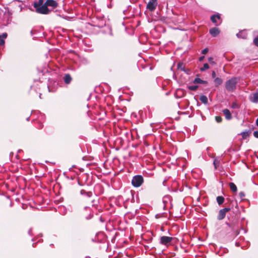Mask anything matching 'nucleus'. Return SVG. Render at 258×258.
<instances>
[{
	"label": "nucleus",
	"mask_w": 258,
	"mask_h": 258,
	"mask_svg": "<svg viewBox=\"0 0 258 258\" xmlns=\"http://www.w3.org/2000/svg\"><path fill=\"white\" fill-rule=\"evenodd\" d=\"M211 20L212 22L215 24L216 25L220 24V16L219 15H214L211 16Z\"/></svg>",
	"instance_id": "6e6552de"
},
{
	"label": "nucleus",
	"mask_w": 258,
	"mask_h": 258,
	"mask_svg": "<svg viewBox=\"0 0 258 258\" xmlns=\"http://www.w3.org/2000/svg\"><path fill=\"white\" fill-rule=\"evenodd\" d=\"M241 135L243 139H246L249 136L248 132H242Z\"/></svg>",
	"instance_id": "b1692460"
},
{
	"label": "nucleus",
	"mask_w": 258,
	"mask_h": 258,
	"mask_svg": "<svg viewBox=\"0 0 258 258\" xmlns=\"http://www.w3.org/2000/svg\"><path fill=\"white\" fill-rule=\"evenodd\" d=\"M229 185L231 190L233 192H236L237 190V186L233 182H230Z\"/></svg>",
	"instance_id": "2eb2a0df"
},
{
	"label": "nucleus",
	"mask_w": 258,
	"mask_h": 258,
	"mask_svg": "<svg viewBox=\"0 0 258 258\" xmlns=\"http://www.w3.org/2000/svg\"><path fill=\"white\" fill-rule=\"evenodd\" d=\"M223 113L227 119L229 120V119H231L232 116L231 115V113L228 109H225L223 110Z\"/></svg>",
	"instance_id": "f8f14e48"
},
{
	"label": "nucleus",
	"mask_w": 258,
	"mask_h": 258,
	"mask_svg": "<svg viewBox=\"0 0 258 258\" xmlns=\"http://www.w3.org/2000/svg\"><path fill=\"white\" fill-rule=\"evenodd\" d=\"M232 107L233 108H236L238 107V105L236 103H233L232 104Z\"/></svg>",
	"instance_id": "c85d7f7f"
},
{
	"label": "nucleus",
	"mask_w": 258,
	"mask_h": 258,
	"mask_svg": "<svg viewBox=\"0 0 258 258\" xmlns=\"http://www.w3.org/2000/svg\"><path fill=\"white\" fill-rule=\"evenodd\" d=\"M230 210V208H225L222 209H221L218 213V215L217 216V219L219 220H221L223 219L226 216V213L229 212Z\"/></svg>",
	"instance_id": "423d86ee"
},
{
	"label": "nucleus",
	"mask_w": 258,
	"mask_h": 258,
	"mask_svg": "<svg viewBox=\"0 0 258 258\" xmlns=\"http://www.w3.org/2000/svg\"><path fill=\"white\" fill-rule=\"evenodd\" d=\"M212 77H213V78H215V77H216V73H215V72L214 71H213V72H212Z\"/></svg>",
	"instance_id": "72a5a7b5"
},
{
	"label": "nucleus",
	"mask_w": 258,
	"mask_h": 258,
	"mask_svg": "<svg viewBox=\"0 0 258 258\" xmlns=\"http://www.w3.org/2000/svg\"><path fill=\"white\" fill-rule=\"evenodd\" d=\"M239 79L237 78H232L228 80L225 84L226 90L229 92L234 91L236 88V85Z\"/></svg>",
	"instance_id": "f257e3e1"
},
{
	"label": "nucleus",
	"mask_w": 258,
	"mask_h": 258,
	"mask_svg": "<svg viewBox=\"0 0 258 258\" xmlns=\"http://www.w3.org/2000/svg\"><path fill=\"white\" fill-rule=\"evenodd\" d=\"M171 197L170 196H165L163 198L162 202L164 204V208L168 206V204L170 202Z\"/></svg>",
	"instance_id": "1a4fd4ad"
},
{
	"label": "nucleus",
	"mask_w": 258,
	"mask_h": 258,
	"mask_svg": "<svg viewBox=\"0 0 258 258\" xmlns=\"http://www.w3.org/2000/svg\"><path fill=\"white\" fill-rule=\"evenodd\" d=\"M217 202L219 205L222 204L224 202V198L222 196H218L217 197Z\"/></svg>",
	"instance_id": "dca6fc26"
},
{
	"label": "nucleus",
	"mask_w": 258,
	"mask_h": 258,
	"mask_svg": "<svg viewBox=\"0 0 258 258\" xmlns=\"http://www.w3.org/2000/svg\"><path fill=\"white\" fill-rule=\"evenodd\" d=\"M43 2V0H39V3L37 4L38 5V6H41V5H42Z\"/></svg>",
	"instance_id": "473e14b6"
},
{
	"label": "nucleus",
	"mask_w": 258,
	"mask_h": 258,
	"mask_svg": "<svg viewBox=\"0 0 258 258\" xmlns=\"http://www.w3.org/2000/svg\"><path fill=\"white\" fill-rule=\"evenodd\" d=\"M47 7H51L52 8H56L58 6L57 3L54 0H46L45 2Z\"/></svg>",
	"instance_id": "0eeeda50"
},
{
	"label": "nucleus",
	"mask_w": 258,
	"mask_h": 258,
	"mask_svg": "<svg viewBox=\"0 0 258 258\" xmlns=\"http://www.w3.org/2000/svg\"><path fill=\"white\" fill-rule=\"evenodd\" d=\"M206 83V81L201 80L199 78H195V79L194 81V83H195V84H204V83Z\"/></svg>",
	"instance_id": "f3484780"
},
{
	"label": "nucleus",
	"mask_w": 258,
	"mask_h": 258,
	"mask_svg": "<svg viewBox=\"0 0 258 258\" xmlns=\"http://www.w3.org/2000/svg\"><path fill=\"white\" fill-rule=\"evenodd\" d=\"M214 83L217 86L221 85L222 83V80L219 78H216L214 80Z\"/></svg>",
	"instance_id": "412c9836"
},
{
	"label": "nucleus",
	"mask_w": 258,
	"mask_h": 258,
	"mask_svg": "<svg viewBox=\"0 0 258 258\" xmlns=\"http://www.w3.org/2000/svg\"><path fill=\"white\" fill-rule=\"evenodd\" d=\"M173 239L172 237L163 236L160 238V243L162 245L168 246Z\"/></svg>",
	"instance_id": "39448f33"
},
{
	"label": "nucleus",
	"mask_w": 258,
	"mask_h": 258,
	"mask_svg": "<svg viewBox=\"0 0 258 258\" xmlns=\"http://www.w3.org/2000/svg\"><path fill=\"white\" fill-rule=\"evenodd\" d=\"M222 118L220 116H216V120L217 121V122H220L222 121Z\"/></svg>",
	"instance_id": "a878e982"
},
{
	"label": "nucleus",
	"mask_w": 258,
	"mask_h": 258,
	"mask_svg": "<svg viewBox=\"0 0 258 258\" xmlns=\"http://www.w3.org/2000/svg\"><path fill=\"white\" fill-rule=\"evenodd\" d=\"M200 100L202 102H203V103H205V104H206L208 102V98L205 95L201 96L200 98Z\"/></svg>",
	"instance_id": "aec40b11"
},
{
	"label": "nucleus",
	"mask_w": 258,
	"mask_h": 258,
	"mask_svg": "<svg viewBox=\"0 0 258 258\" xmlns=\"http://www.w3.org/2000/svg\"><path fill=\"white\" fill-rule=\"evenodd\" d=\"M80 192H81V195H86V194H87V192L85 190L82 189V190H81Z\"/></svg>",
	"instance_id": "7c9ffc66"
},
{
	"label": "nucleus",
	"mask_w": 258,
	"mask_h": 258,
	"mask_svg": "<svg viewBox=\"0 0 258 258\" xmlns=\"http://www.w3.org/2000/svg\"><path fill=\"white\" fill-rule=\"evenodd\" d=\"M7 37V34L6 33H3L0 35V45H3L5 44V39Z\"/></svg>",
	"instance_id": "4468645a"
},
{
	"label": "nucleus",
	"mask_w": 258,
	"mask_h": 258,
	"mask_svg": "<svg viewBox=\"0 0 258 258\" xmlns=\"http://www.w3.org/2000/svg\"><path fill=\"white\" fill-rule=\"evenodd\" d=\"M214 164L215 165V168H217V166H216V163H215V161H214Z\"/></svg>",
	"instance_id": "4c0bfd02"
},
{
	"label": "nucleus",
	"mask_w": 258,
	"mask_h": 258,
	"mask_svg": "<svg viewBox=\"0 0 258 258\" xmlns=\"http://www.w3.org/2000/svg\"><path fill=\"white\" fill-rule=\"evenodd\" d=\"M256 124L257 126H258V118L256 120Z\"/></svg>",
	"instance_id": "e433bc0d"
},
{
	"label": "nucleus",
	"mask_w": 258,
	"mask_h": 258,
	"mask_svg": "<svg viewBox=\"0 0 258 258\" xmlns=\"http://www.w3.org/2000/svg\"><path fill=\"white\" fill-rule=\"evenodd\" d=\"M32 229H30L29 230V231H28V233H29V234L30 235H32V234H32Z\"/></svg>",
	"instance_id": "c9c22d12"
},
{
	"label": "nucleus",
	"mask_w": 258,
	"mask_h": 258,
	"mask_svg": "<svg viewBox=\"0 0 258 258\" xmlns=\"http://www.w3.org/2000/svg\"><path fill=\"white\" fill-rule=\"evenodd\" d=\"M220 33V31L217 28H213L210 30V33L213 37L217 36Z\"/></svg>",
	"instance_id": "9b49d317"
},
{
	"label": "nucleus",
	"mask_w": 258,
	"mask_h": 258,
	"mask_svg": "<svg viewBox=\"0 0 258 258\" xmlns=\"http://www.w3.org/2000/svg\"><path fill=\"white\" fill-rule=\"evenodd\" d=\"M66 84H69L71 83L72 78L70 74H66L63 78Z\"/></svg>",
	"instance_id": "ddd939ff"
},
{
	"label": "nucleus",
	"mask_w": 258,
	"mask_h": 258,
	"mask_svg": "<svg viewBox=\"0 0 258 258\" xmlns=\"http://www.w3.org/2000/svg\"><path fill=\"white\" fill-rule=\"evenodd\" d=\"M209 51V49L208 48H206L205 49H204L202 51V53L203 54H206Z\"/></svg>",
	"instance_id": "bb28decb"
},
{
	"label": "nucleus",
	"mask_w": 258,
	"mask_h": 258,
	"mask_svg": "<svg viewBox=\"0 0 258 258\" xmlns=\"http://www.w3.org/2000/svg\"><path fill=\"white\" fill-rule=\"evenodd\" d=\"M237 36L239 38H246V35L244 31H241L237 34Z\"/></svg>",
	"instance_id": "6ab92c4d"
},
{
	"label": "nucleus",
	"mask_w": 258,
	"mask_h": 258,
	"mask_svg": "<svg viewBox=\"0 0 258 258\" xmlns=\"http://www.w3.org/2000/svg\"><path fill=\"white\" fill-rule=\"evenodd\" d=\"M198 88V86L197 85H192L189 86L188 87V88L190 90L196 91Z\"/></svg>",
	"instance_id": "5701e85b"
},
{
	"label": "nucleus",
	"mask_w": 258,
	"mask_h": 258,
	"mask_svg": "<svg viewBox=\"0 0 258 258\" xmlns=\"http://www.w3.org/2000/svg\"><path fill=\"white\" fill-rule=\"evenodd\" d=\"M240 195H241V197H242V196H244V194H243V193H242V192H241V193H240Z\"/></svg>",
	"instance_id": "58836bf2"
},
{
	"label": "nucleus",
	"mask_w": 258,
	"mask_h": 258,
	"mask_svg": "<svg viewBox=\"0 0 258 258\" xmlns=\"http://www.w3.org/2000/svg\"><path fill=\"white\" fill-rule=\"evenodd\" d=\"M157 5V0H149L147 4L146 8L150 12H153L156 9Z\"/></svg>",
	"instance_id": "20e7f679"
},
{
	"label": "nucleus",
	"mask_w": 258,
	"mask_h": 258,
	"mask_svg": "<svg viewBox=\"0 0 258 258\" xmlns=\"http://www.w3.org/2000/svg\"><path fill=\"white\" fill-rule=\"evenodd\" d=\"M92 192L89 191V192H87V194H86V195L88 197H90L92 196Z\"/></svg>",
	"instance_id": "2f4dec72"
},
{
	"label": "nucleus",
	"mask_w": 258,
	"mask_h": 258,
	"mask_svg": "<svg viewBox=\"0 0 258 258\" xmlns=\"http://www.w3.org/2000/svg\"><path fill=\"white\" fill-rule=\"evenodd\" d=\"M250 100L254 103L258 102V93L255 92L251 94L249 97Z\"/></svg>",
	"instance_id": "9d476101"
},
{
	"label": "nucleus",
	"mask_w": 258,
	"mask_h": 258,
	"mask_svg": "<svg viewBox=\"0 0 258 258\" xmlns=\"http://www.w3.org/2000/svg\"><path fill=\"white\" fill-rule=\"evenodd\" d=\"M208 61L212 64H215V62L213 61V57H209L208 58Z\"/></svg>",
	"instance_id": "cd10ccee"
},
{
	"label": "nucleus",
	"mask_w": 258,
	"mask_h": 258,
	"mask_svg": "<svg viewBox=\"0 0 258 258\" xmlns=\"http://www.w3.org/2000/svg\"><path fill=\"white\" fill-rule=\"evenodd\" d=\"M177 68L182 71H185V66L183 62H179L177 64Z\"/></svg>",
	"instance_id": "a211bd4d"
},
{
	"label": "nucleus",
	"mask_w": 258,
	"mask_h": 258,
	"mask_svg": "<svg viewBox=\"0 0 258 258\" xmlns=\"http://www.w3.org/2000/svg\"><path fill=\"white\" fill-rule=\"evenodd\" d=\"M209 68V66L208 63H205L203 65V67L200 68V71L202 72H204L205 70L208 69Z\"/></svg>",
	"instance_id": "4be33fe9"
},
{
	"label": "nucleus",
	"mask_w": 258,
	"mask_h": 258,
	"mask_svg": "<svg viewBox=\"0 0 258 258\" xmlns=\"http://www.w3.org/2000/svg\"><path fill=\"white\" fill-rule=\"evenodd\" d=\"M253 43L255 46H258V37L253 39Z\"/></svg>",
	"instance_id": "393cba45"
},
{
	"label": "nucleus",
	"mask_w": 258,
	"mask_h": 258,
	"mask_svg": "<svg viewBox=\"0 0 258 258\" xmlns=\"http://www.w3.org/2000/svg\"><path fill=\"white\" fill-rule=\"evenodd\" d=\"M143 177L141 175H136L132 179V183L134 186L139 187L143 182Z\"/></svg>",
	"instance_id": "7ed1b4c3"
},
{
	"label": "nucleus",
	"mask_w": 258,
	"mask_h": 258,
	"mask_svg": "<svg viewBox=\"0 0 258 258\" xmlns=\"http://www.w3.org/2000/svg\"><path fill=\"white\" fill-rule=\"evenodd\" d=\"M205 56H201L200 58H199V60L200 61H202L204 58Z\"/></svg>",
	"instance_id": "f704fd0d"
},
{
	"label": "nucleus",
	"mask_w": 258,
	"mask_h": 258,
	"mask_svg": "<svg viewBox=\"0 0 258 258\" xmlns=\"http://www.w3.org/2000/svg\"><path fill=\"white\" fill-rule=\"evenodd\" d=\"M34 7L36 8V12L40 14H47L49 12L45 3L41 6H38V4H35Z\"/></svg>",
	"instance_id": "f03ea898"
},
{
	"label": "nucleus",
	"mask_w": 258,
	"mask_h": 258,
	"mask_svg": "<svg viewBox=\"0 0 258 258\" xmlns=\"http://www.w3.org/2000/svg\"><path fill=\"white\" fill-rule=\"evenodd\" d=\"M253 136L256 138H258V131H254L253 132Z\"/></svg>",
	"instance_id": "c756f323"
}]
</instances>
